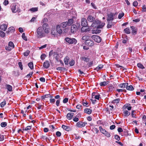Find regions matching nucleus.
Masks as SVG:
<instances>
[{"instance_id":"38","label":"nucleus","mask_w":146,"mask_h":146,"mask_svg":"<svg viewBox=\"0 0 146 146\" xmlns=\"http://www.w3.org/2000/svg\"><path fill=\"white\" fill-rule=\"evenodd\" d=\"M66 117L67 119L69 120H71L72 117L71 114L69 113H67Z\"/></svg>"},{"instance_id":"42","label":"nucleus","mask_w":146,"mask_h":146,"mask_svg":"<svg viewBox=\"0 0 146 146\" xmlns=\"http://www.w3.org/2000/svg\"><path fill=\"white\" fill-rule=\"evenodd\" d=\"M5 33L2 31H0V36L2 37H3L5 36Z\"/></svg>"},{"instance_id":"3","label":"nucleus","mask_w":146,"mask_h":146,"mask_svg":"<svg viewBox=\"0 0 146 146\" xmlns=\"http://www.w3.org/2000/svg\"><path fill=\"white\" fill-rule=\"evenodd\" d=\"M116 13H110L108 14L107 21H113L114 19H116L117 17Z\"/></svg>"},{"instance_id":"44","label":"nucleus","mask_w":146,"mask_h":146,"mask_svg":"<svg viewBox=\"0 0 146 146\" xmlns=\"http://www.w3.org/2000/svg\"><path fill=\"white\" fill-rule=\"evenodd\" d=\"M138 67L141 69H143L144 68V67L143 65L141 63H138L137 64Z\"/></svg>"},{"instance_id":"26","label":"nucleus","mask_w":146,"mask_h":146,"mask_svg":"<svg viewBox=\"0 0 146 146\" xmlns=\"http://www.w3.org/2000/svg\"><path fill=\"white\" fill-rule=\"evenodd\" d=\"M60 26L62 28H64L66 27L67 26H68L67 22H63L61 23Z\"/></svg>"},{"instance_id":"58","label":"nucleus","mask_w":146,"mask_h":146,"mask_svg":"<svg viewBox=\"0 0 146 146\" xmlns=\"http://www.w3.org/2000/svg\"><path fill=\"white\" fill-rule=\"evenodd\" d=\"M68 98H65L63 101V102L64 103H66L68 102Z\"/></svg>"},{"instance_id":"18","label":"nucleus","mask_w":146,"mask_h":146,"mask_svg":"<svg viewBox=\"0 0 146 146\" xmlns=\"http://www.w3.org/2000/svg\"><path fill=\"white\" fill-rule=\"evenodd\" d=\"M130 28L132 30V33L133 35H135L136 34L137 31V29L135 27L133 26H131Z\"/></svg>"},{"instance_id":"48","label":"nucleus","mask_w":146,"mask_h":146,"mask_svg":"<svg viewBox=\"0 0 146 146\" xmlns=\"http://www.w3.org/2000/svg\"><path fill=\"white\" fill-rule=\"evenodd\" d=\"M29 53L30 51L29 50H27L26 52H25L23 54L25 56H27L29 55Z\"/></svg>"},{"instance_id":"16","label":"nucleus","mask_w":146,"mask_h":146,"mask_svg":"<svg viewBox=\"0 0 146 146\" xmlns=\"http://www.w3.org/2000/svg\"><path fill=\"white\" fill-rule=\"evenodd\" d=\"M95 19L91 15L89 16L87 18V20L88 21L90 22H94Z\"/></svg>"},{"instance_id":"35","label":"nucleus","mask_w":146,"mask_h":146,"mask_svg":"<svg viewBox=\"0 0 146 146\" xmlns=\"http://www.w3.org/2000/svg\"><path fill=\"white\" fill-rule=\"evenodd\" d=\"M123 113L124 115L125 116H128L130 114V112L127 110L124 111Z\"/></svg>"},{"instance_id":"46","label":"nucleus","mask_w":146,"mask_h":146,"mask_svg":"<svg viewBox=\"0 0 146 146\" xmlns=\"http://www.w3.org/2000/svg\"><path fill=\"white\" fill-rule=\"evenodd\" d=\"M120 100V99L119 98H117V99L114 100H113L112 103H118L119 102Z\"/></svg>"},{"instance_id":"2","label":"nucleus","mask_w":146,"mask_h":146,"mask_svg":"<svg viewBox=\"0 0 146 146\" xmlns=\"http://www.w3.org/2000/svg\"><path fill=\"white\" fill-rule=\"evenodd\" d=\"M46 36V34L43 30L42 27H38L36 30V37L39 38H41Z\"/></svg>"},{"instance_id":"21","label":"nucleus","mask_w":146,"mask_h":146,"mask_svg":"<svg viewBox=\"0 0 146 146\" xmlns=\"http://www.w3.org/2000/svg\"><path fill=\"white\" fill-rule=\"evenodd\" d=\"M90 38V36L88 35H85L83 36L82 38V39L83 40H85L86 41L87 40H88Z\"/></svg>"},{"instance_id":"31","label":"nucleus","mask_w":146,"mask_h":146,"mask_svg":"<svg viewBox=\"0 0 146 146\" xmlns=\"http://www.w3.org/2000/svg\"><path fill=\"white\" fill-rule=\"evenodd\" d=\"M69 60V58L68 56H66L64 58V62L65 64H68V60Z\"/></svg>"},{"instance_id":"22","label":"nucleus","mask_w":146,"mask_h":146,"mask_svg":"<svg viewBox=\"0 0 146 146\" xmlns=\"http://www.w3.org/2000/svg\"><path fill=\"white\" fill-rule=\"evenodd\" d=\"M51 33L52 35L54 36L57 35L58 34L57 31L56 29V30L55 29H52Z\"/></svg>"},{"instance_id":"57","label":"nucleus","mask_w":146,"mask_h":146,"mask_svg":"<svg viewBox=\"0 0 146 146\" xmlns=\"http://www.w3.org/2000/svg\"><path fill=\"white\" fill-rule=\"evenodd\" d=\"M135 111L134 110H133L132 111L131 113V115L132 116L133 118H136V117L135 115Z\"/></svg>"},{"instance_id":"63","label":"nucleus","mask_w":146,"mask_h":146,"mask_svg":"<svg viewBox=\"0 0 146 146\" xmlns=\"http://www.w3.org/2000/svg\"><path fill=\"white\" fill-rule=\"evenodd\" d=\"M50 103H54L55 101V100L54 98H50Z\"/></svg>"},{"instance_id":"10","label":"nucleus","mask_w":146,"mask_h":146,"mask_svg":"<svg viewBox=\"0 0 146 146\" xmlns=\"http://www.w3.org/2000/svg\"><path fill=\"white\" fill-rule=\"evenodd\" d=\"M85 44L89 46H92L94 45V42L92 40L89 39L88 40L85 41Z\"/></svg>"},{"instance_id":"7","label":"nucleus","mask_w":146,"mask_h":146,"mask_svg":"<svg viewBox=\"0 0 146 146\" xmlns=\"http://www.w3.org/2000/svg\"><path fill=\"white\" fill-rule=\"evenodd\" d=\"M92 38L95 42L99 43L101 42L102 39L101 37L98 36L94 35L92 36Z\"/></svg>"},{"instance_id":"64","label":"nucleus","mask_w":146,"mask_h":146,"mask_svg":"<svg viewBox=\"0 0 146 146\" xmlns=\"http://www.w3.org/2000/svg\"><path fill=\"white\" fill-rule=\"evenodd\" d=\"M91 5L95 9H97V8L96 7V6L95 5V4L93 3H91Z\"/></svg>"},{"instance_id":"49","label":"nucleus","mask_w":146,"mask_h":146,"mask_svg":"<svg viewBox=\"0 0 146 146\" xmlns=\"http://www.w3.org/2000/svg\"><path fill=\"white\" fill-rule=\"evenodd\" d=\"M100 95L99 94L97 93L96 95L94 97V98L98 100L100 98Z\"/></svg>"},{"instance_id":"1","label":"nucleus","mask_w":146,"mask_h":146,"mask_svg":"<svg viewBox=\"0 0 146 146\" xmlns=\"http://www.w3.org/2000/svg\"><path fill=\"white\" fill-rule=\"evenodd\" d=\"M105 25L104 23L101 22L98 20H96L91 25L92 27H97V29L95 31V32H92V33L97 34L100 33L101 31L100 30L98 29L99 28H101L103 27Z\"/></svg>"},{"instance_id":"37","label":"nucleus","mask_w":146,"mask_h":146,"mask_svg":"<svg viewBox=\"0 0 146 146\" xmlns=\"http://www.w3.org/2000/svg\"><path fill=\"white\" fill-rule=\"evenodd\" d=\"M30 10L33 12H35L38 11V8L37 7H33L30 9Z\"/></svg>"},{"instance_id":"45","label":"nucleus","mask_w":146,"mask_h":146,"mask_svg":"<svg viewBox=\"0 0 146 146\" xmlns=\"http://www.w3.org/2000/svg\"><path fill=\"white\" fill-rule=\"evenodd\" d=\"M22 38L25 41H27V37L25 35V33H23L22 36Z\"/></svg>"},{"instance_id":"28","label":"nucleus","mask_w":146,"mask_h":146,"mask_svg":"<svg viewBox=\"0 0 146 146\" xmlns=\"http://www.w3.org/2000/svg\"><path fill=\"white\" fill-rule=\"evenodd\" d=\"M109 83V81H104L101 82L100 84L101 86H105Z\"/></svg>"},{"instance_id":"59","label":"nucleus","mask_w":146,"mask_h":146,"mask_svg":"<svg viewBox=\"0 0 146 146\" xmlns=\"http://www.w3.org/2000/svg\"><path fill=\"white\" fill-rule=\"evenodd\" d=\"M115 138L117 141H119L120 140V137L117 135H115Z\"/></svg>"},{"instance_id":"24","label":"nucleus","mask_w":146,"mask_h":146,"mask_svg":"<svg viewBox=\"0 0 146 146\" xmlns=\"http://www.w3.org/2000/svg\"><path fill=\"white\" fill-rule=\"evenodd\" d=\"M62 127L66 131H69L70 130V129L69 127L64 125H62Z\"/></svg>"},{"instance_id":"25","label":"nucleus","mask_w":146,"mask_h":146,"mask_svg":"<svg viewBox=\"0 0 146 146\" xmlns=\"http://www.w3.org/2000/svg\"><path fill=\"white\" fill-rule=\"evenodd\" d=\"M14 30V28L13 27H10L8 29V31H7L6 33L8 34L10 33H12Z\"/></svg>"},{"instance_id":"39","label":"nucleus","mask_w":146,"mask_h":146,"mask_svg":"<svg viewBox=\"0 0 146 146\" xmlns=\"http://www.w3.org/2000/svg\"><path fill=\"white\" fill-rule=\"evenodd\" d=\"M28 66L31 69H33V64L32 62L29 63L28 64Z\"/></svg>"},{"instance_id":"30","label":"nucleus","mask_w":146,"mask_h":146,"mask_svg":"<svg viewBox=\"0 0 146 146\" xmlns=\"http://www.w3.org/2000/svg\"><path fill=\"white\" fill-rule=\"evenodd\" d=\"M103 65L102 64H100L96 68L95 70L98 71L102 69L103 68Z\"/></svg>"},{"instance_id":"51","label":"nucleus","mask_w":146,"mask_h":146,"mask_svg":"<svg viewBox=\"0 0 146 146\" xmlns=\"http://www.w3.org/2000/svg\"><path fill=\"white\" fill-rule=\"evenodd\" d=\"M18 65L21 69V70H22L23 69V67L22 63L21 62H19L18 63Z\"/></svg>"},{"instance_id":"40","label":"nucleus","mask_w":146,"mask_h":146,"mask_svg":"<svg viewBox=\"0 0 146 146\" xmlns=\"http://www.w3.org/2000/svg\"><path fill=\"white\" fill-rule=\"evenodd\" d=\"M112 22H108V24L107 26V27L108 28H110L112 27Z\"/></svg>"},{"instance_id":"53","label":"nucleus","mask_w":146,"mask_h":146,"mask_svg":"<svg viewBox=\"0 0 146 146\" xmlns=\"http://www.w3.org/2000/svg\"><path fill=\"white\" fill-rule=\"evenodd\" d=\"M46 56L44 54H42L40 56L41 59L42 60H43L46 57Z\"/></svg>"},{"instance_id":"8","label":"nucleus","mask_w":146,"mask_h":146,"mask_svg":"<svg viewBox=\"0 0 146 146\" xmlns=\"http://www.w3.org/2000/svg\"><path fill=\"white\" fill-rule=\"evenodd\" d=\"M87 124V123L86 122H83L81 121H79L77 123L76 126L79 128H82L84 127Z\"/></svg>"},{"instance_id":"12","label":"nucleus","mask_w":146,"mask_h":146,"mask_svg":"<svg viewBox=\"0 0 146 146\" xmlns=\"http://www.w3.org/2000/svg\"><path fill=\"white\" fill-rule=\"evenodd\" d=\"M78 27L75 25H73L71 27V31L72 33H74L77 30Z\"/></svg>"},{"instance_id":"15","label":"nucleus","mask_w":146,"mask_h":146,"mask_svg":"<svg viewBox=\"0 0 146 146\" xmlns=\"http://www.w3.org/2000/svg\"><path fill=\"white\" fill-rule=\"evenodd\" d=\"M61 27L60 25H58L56 27V30L57 31V33L60 34H61L62 32V30L61 29Z\"/></svg>"},{"instance_id":"17","label":"nucleus","mask_w":146,"mask_h":146,"mask_svg":"<svg viewBox=\"0 0 146 146\" xmlns=\"http://www.w3.org/2000/svg\"><path fill=\"white\" fill-rule=\"evenodd\" d=\"M7 25L4 24L1 25L0 27V29L3 31H5L7 29Z\"/></svg>"},{"instance_id":"36","label":"nucleus","mask_w":146,"mask_h":146,"mask_svg":"<svg viewBox=\"0 0 146 146\" xmlns=\"http://www.w3.org/2000/svg\"><path fill=\"white\" fill-rule=\"evenodd\" d=\"M81 58L83 60L86 62H88L90 60L89 58L87 57H81Z\"/></svg>"},{"instance_id":"4","label":"nucleus","mask_w":146,"mask_h":146,"mask_svg":"<svg viewBox=\"0 0 146 146\" xmlns=\"http://www.w3.org/2000/svg\"><path fill=\"white\" fill-rule=\"evenodd\" d=\"M65 41L69 44H76L77 40L74 38H70L66 37L65 39Z\"/></svg>"},{"instance_id":"27","label":"nucleus","mask_w":146,"mask_h":146,"mask_svg":"<svg viewBox=\"0 0 146 146\" xmlns=\"http://www.w3.org/2000/svg\"><path fill=\"white\" fill-rule=\"evenodd\" d=\"M68 26L71 25L73 23L74 20L72 19H69L68 20V22H66Z\"/></svg>"},{"instance_id":"52","label":"nucleus","mask_w":146,"mask_h":146,"mask_svg":"<svg viewBox=\"0 0 146 146\" xmlns=\"http://www.w3.org/2000/svg\"><path fill=\"white\" fill-rule=\"evenodd\" d=\"M48 95L46 94L43 96H42L41 97V98L43 100H45L46 98H48Z\"/></svg>"},{"instance_id":"9","label":"nucleus","mask_w":146,"mask_h":146,"mask_svg":"<svg viewBox=\"0 0 146 146\" xmlns=\"http://www.w3.org/2000/svg\"><path fill=\"white\" fill-rule=\"evenodd\" d=\"M11 9L13 13H15L18 11V9L16 8L15 4H13L11 6Z\"/></svg>"},{"instance_id":"19","label":"nucleus","mask_w":146,"mask_h":146,"mask_svg":"<svg viewBox=\"0 0 146 146\" xmlns=\"http://www.w3.org/2000/svg\"><path fill=\"white\" fill-rule=\"evenodd\" d=\"M128 85V83H123L119 85V86L121 88H124L125 87L126 88V86Z\"/></svg>"},{"instance_id":"29","label":"nucleus","mask_w":146,"mask_h":146,"mask_svg":"<svg viewBox=\"0 0 146 146\" xmlns=\"http://www.w3.org/2000/svg\"><path fill=\"white\" fill-rule=\"evenodd\" d=\"M124 31L125 33L127 34H129L130 33V30L129 28L127 27L124 30Z\"/></svg>"},{"instance_id":"13","label":"nucleus","mask_w":146,"mask_h":146,"mask_svg":"<svg viewBox=\"0 0 146 146\" xmlns=\"http://www.w3.org/2000/svg\"><path fill=\"white\" fill-rule=\"evenodd\" d=\"M81 25L83 26H87L88 24L87 20L85 18H82L81 20Z\"/></svg>"},{"instance_id":"20","label":"nucleus","mask_w":146,"mask_h":146,"mask_svg":"<svg viewBox=\"0 0 146 146\" xmlns=\"http://www.w3.org/2000/svg\"><path fill=\"white\" fill-rule=\"evenodd\" d=\"M84 111L86 113L88 114H90L92 112V110L90 109L86 108L84 109Z\"/></svg>"},{"instance_id":"62","label":"nucleus","mask_w":146,"mask_h":146,"mask_svg":"<svg viewBox=\"0 0 146 146\" xmlns=\"http://www.w3.org/2000/svg\"><path fill=\"white\" fill-rule=\"evenodd\" d=\"M33 74V72H30L28 74L27 76H26V77L27 78H30L31 77L32 75Z\"/></svg>"},{"instance_id":"41","label":"nucleus","mask_w":146,"mask_h":146,"mask_svg":"<svg viewBox=\"0 0 146 146\" xmlns=\"http://www.w3.org/2000/svg\"><path fill=\"white\" fill-rule=\"evenodd\" d=\"M124 15V13L123 12L121 13H120L118 16V18L119 19H120Z\"/></svg>"},{"instance_id":"47","label":"nucleus","mask_w":146,"mask_h":146,"mask_svg":"<svg viewBox=\"0 0 146 146\" xmlns=\"http://www.w3.org/2000/svg\"><path fill=\"white\" fill-rule=\"evenodd\" d=\"M7 125V123L6 122H2L1 124V125L2 127H5Z\"/></svg>"},{"instance_id":"60","label":"nucleus","mask_w":146,"mask_h":146,"mask_svg":"<svg viewBox=\"0 0 146 146\" xmlns=\"http://www.w3.org/2000/svg\"><path fill=\"white\" fill-rule=\"evenodd\" d=\"M31 127L30 126H27L25 128L23 129L24 130L27 131L30 130L31 129Z\"/></svg>"},{"instance_id":"14","label":"nucleus","mask_w":146,"mask_h":146,"mask_svg":"<svg viewBox=\"0 0 146 146\" xmlns=\"http://www.w3.org/2000/svg\"><path fill=\"white\" fill-rule=\"evenodd\" d=\"M50 64L49 62L48 61H46L44 62L43 64V66L45 68L47 69L49 68Z\"/></svg>"},{"instance_id":"32","label":"nucleus","mask_w":146,"mask_h":146,"mask_svg":"<svg viewBox=\"0 0 146 146\" xmlns=\"http://www.w3.org/2000/svg\"><path fill=\"white\" fill-rule=\"evenodd\" d=\"M126 89L127 90H133L134 89V88L131 85H130L129 86H128V85L126 86Z\"/></svg>"},{"instance_id":"50","label":"nucleus","mask_w":146,"mask_h":146,"mask_svg":"<svg viewBox=\"0 0 146 146\" xmlns=\"http://www.w3.org/2000/svg\"><path fill=\"white\" fill-rule=\"evenodd\" d=\"M142 11L143 12H146V7L145 5H143L142 8Z\"/></svg>"},{"instance_id":"43","label":"nucleus","mask_w":146,"mask_h":146,"mask_svg":"<svg viewBox=\"0 0 146 146\" xmlns=\"http://www.w3.org/2000/svg\"><path fill=\"white\" fill-rule=\"evenodd\" d=\"M6 101L5 100H4L3 102L1 103L0 105L1 107H4V106L6 105Z\"/></svg>"},{"instance_id":"55","label":"nucleus","mask_w":146,"mask_h":146,"mask_svg":"<svg viewBox=\"0 0 146 146\" xmlns=\"http://www.w3.org/2000/svg\"><path fill=\"white\" fill-rule=\"evenodd\" d=\"M56 134L57 136L59 137H60L61 135V133L59 131H57L56 132Z\"/></svg>"},{"instance_id":"11","label":"nucleus","mask_w":146,"mask_h":146,"mask_svg":"<svg viewBox=\"0 0 146 146\" xmlns=\"http://www.w3.org/2000/svg\"><path fill=\"white\" fill-rule=\"evenodd\" d=\"M58 55L57 53L54 52L53 50H51L49 53V57L53 56L54 58H56Z\"/></svg>"},{"instance_id":"6","label":"nucleus","mask_w":146,"mask_h":146,"mask_svg":"<svg viewBox=\"0 0 146 146\" xmlns=\"http://www.w3.org/2000/svg\"><path fill=\"white\" fill-rule=\"evenodd\" d=\"M99 128L100 131L102 133L105 135L106 136L108 137H110L111 136L110 133L104 129L102 128L101 126H100Z\"/></svg>"},{"instance_id":"61","label":"nucleus","mask_w":146,"mask_h":146,"mask_svg":"<svg viewBox=\"0 0 146 146\" xmlns=\"http://www.w3.org/2000/svg\"><path fill=\"white\" fill-rule=\"evenodd\" d=\"M73 121L75 122H77L79 121V119L76 117H73Z\"/></svg>"},{"instance_id":"56","label":"nucleus","mask_w":146,"mask_h":146,"mask_svg":"<svg viewBox=\"0 0 146 146\" xmlns=\"http://www.w3.org/2000/svg\"><path fill=\"white\" fill-rule=\"evenodd\" d=\"M75 63V62L74 60H72L70 62L69 64L70 66H73Z\"/></svg>"},{"instance_id":"34","label":"nucleus","mask_w":146,"mask_h":146,"mask_svg":"<svg viewBox=\"0 0 146 146\" xmlns=\"http://www.w3.org/2000/svg\"><path fill=\"white\" fill-rule=\"evenodd\" d=\"M8 46L12 48H14L15 47L13 42L11 41H10L9 42Z\"/></svg>"},{"instance_id":"54","label":"nucleus","mask_w":146,"mask_h":146,"mask_svg":"<svg viewBox=\"0 0 146 146\" xmlns=\"http://www.w3.org/2000/svg\"><path fill=\"white\" fill-rule=\"evenodd\" d=\"M4 139V135L0 134V141H3Z\"/></svg>"},{"instance_id":"23","label":"nucleus","mask_w":146,"mask_h":146,"mask_svg":"<svg viewBox=\"0 0 146 146\" xmlns=\"http://www.w3.org/2000/svg\"><path fill=\"white\" fill-rule=\"evenodd\" d=\"M81 30L82 32H87L89 31V29L87 28V26H83Z\"/></svg>"},{"instance_id":"33","label":"nucleus","mask_w":146,"mask_h":146,"mask_svg":"<svg viewBox=\"0 0 146 146\" xmlns=\"http://www.w3.org/2000/svg\"><path fill=\"white\" fill-rule=\"evenodd\" d=\"M6 88L9 91H11L12 90V88L11 86L7 84L6 85Z\"/></svg>"},{"instance_id":"5","label":"nucleus","mask_w":146,"mask_h":146,"mask_svg":"<svg viewBox=\"0 0 146 146\" xmlns=\"http://www.w3.org/2000/svg\"><path fill=\"white\" fill-rule=\"evenodd\" d=\"M42 29L45 34H48L49 32L50 29L48 24L46 23L43 24Z\"/></svg>"}]
</instances>
